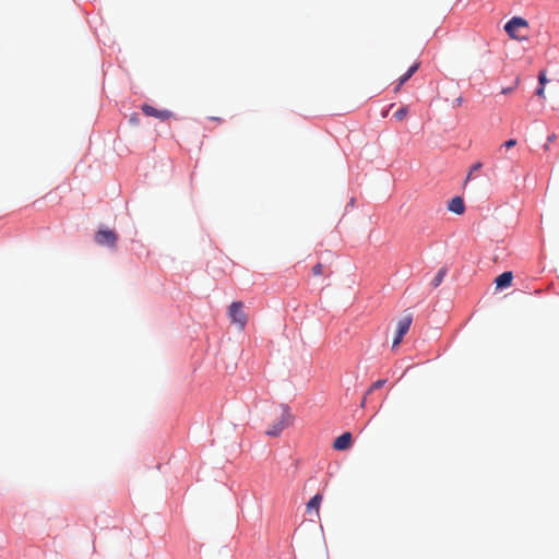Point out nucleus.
Wrapping results in <instances>:
<instances>
[{
  "instance_id": "nucleus-1",
  "label": "nucleus",
  "mask_w": 559,
  "mask_h": 559,
  "mask_svg": "<svg viewBox=\"0 0 559 559\" xmlns=\"http://www.w3.org/2000/svg\"><path fill=\"white\" fill-rule=\"evenodd\" d=\"M294 416L290 414L287 406L282 407V413L277 420H275L266 430V435L270 437H278L282 431L292 426Z\"/></svg>"
},
{
  "instance_id": "nucleus-2",
  "label": "nucleus",
  "mask_w": 559,
  "mask_h": 559,
  "mask_svg": "<svg viewBox=\"0 0 559 559\" xmlns=\"http://www.w3.org/2000/svg\"><path fill=\"white\" fill-rule=\"evenodd\" d=\"M528 28V22L520 16L512 17L506 25L504 31L507 34L514 39L524 40L527 38L525 34H523L524 29Z\"/></svg>"
},
{
  "instance_id": "nucleus-3",
  "label": "nucleus",
  "mask_w": 559,
  "mask_h": 559,
  "mask_svg": "<svg viewBox=\"0 0 559 559\" xmlns=\"http://www.w3.org/2000/svg\"><path fill=\"white\" fill-rule=\"evenodd\" d=\"M228 318L231 324H235L239 330H243L247 325L248 317L243 310L241 301H234L228 307Z\"/></svg>"
},
{
  "instance_id": "nucleus-4",
  "label": "nucleus",
  "mask_w": 559,
  "mask_h": 559,
  "mask_svg": "<svg viewBox=\"0 0 559 559\" xmlns=\"http://www.w3.org/2000/svg\"><path fill=\"white\" fill-rule=\"evenodd\" d=\"M412 314L408 313V314H405L399 322H397V326H396V335L393 340V344H392V348H395L397 347L404 335L408 332L409 330V326L412 324Z\"/></svg>"
},
{
  "instance_id": "nucleus-5",
  "label": "nucleus",
  "mask_w": 559,
  "mask_h": 559,
  "mask_svg": "<svg viewBox=\"0 0 559 559\" xmlns=\"http://www.w3.org/2000/svg\"><path fill=\"white\" fill-rule=\"evenodd\" d=\"M117 240V234L110 229H100L95 235V241L100 246L115 248Z\"/></svg>"
},
{
  "instance_id": "nucleus-6",
  "label": "nucleus",
  "mask_w": 559,
  "mask_h": 559,
  "mask_svg": "<svg viewBox=\"0 0 559 559\" xmlns=\"http://www.w3.org/2000/svg\"><path fill=\"white\" fill-rule=\"evenodd\" d=\"M142 111L146 115V116H150V117H155L162 121H165L167 119H169L171 116H173V112L169 111V110H166V109H157L151 105H143L142 106Z\"/></svg>"
},
{
  "instance_id": "nucleus-7",
  "label": "nucleus",
  "mask_w": 559,
  "mask_h": 559,
  "mask_svg": "<svg viewBox=\"0 0 559 559\" xmlns=\"http://www.w3.org/2000/svg\"><path fill=\"white\" fill-rule=\"evenodd\" d=\"M352 444L350 432H344L337 437L333 443V448L338 451L347 450Z\"/></svg>"
},
{
  "instance_id": "nucleus-8",
  "label": "nucleus",
  "mask_w": 559,
  "mask_h": 559,
  "mask_svg": "<svg viewBox=\"0 0 559 559\" xmlns=\"http://www.w3.org/2000/svg\"><path fill=\"white\" fill-rule=\"evenodd\" d=\"M512 280H513L512 272H503L496 277L495 283H496L497 288H506L511 285Z\"/></svg>"
},
{
  "instance_id": "nucleus-9",
  "label": "nucleus",
  "mask_w": 559,
  "mask_h": 559,
  "mask_svg": "<svg viewBox=\"0 0 559 559\" xmlns=\"http://www.w3.org/2000/svg\"><path fill=\"white\" fill-rule=\"evenodd\" d=\"M322 501V496L320 493L314 495L309 502L307 503V512L311 514L312 512L319 516V509Z\"/></svg>"
},
{
  "instance_id": "nucleus-10",
  "label": "nucleus",
  "mask_w": 559,
  "mask_h": 559,
  "mask_svg": "<svg viewBox=\"0 0 559 559\" xmlns=\"http://www.w3.org/2000/svg\"><path fill=\"white\" fill-rule=\"evenodd\" d=\"M449 211L455 213V214H463L465 206L462 198L455 197L453 198L448 205Z\"/></svg>"
},
{
  "instance_id": "nucleus-11",
  "label": "nucleus",
  "mask_w": 559,
  "mask_h": 559,
  "mask_svg": "<svg viewBox=\"0 0 559 559\" xmlns=\"http://www.w3.org/2000/svg\"><path fill=\"white\" fill-rule=\"evenodd\" d=\"M419 68V62H416L415 64H413L406 73H404L400 79H399V84L396 85L395 87V92H399L401 86L406 83L411 78L412 75L418 70Z\"/></svg>"
},
{
  "instance_id": "nucleus-12",
  "label": "nucleus",
  "mask_w": 559,
  "mask_h": 559,
  "mask_svg": "<svg viewBox=\"0 0 559 559\" xmlns=\"http://www.w3.org/2000/svg\"><path fill=\"white\" fill-rule=\"evenodd\" d=\"M539 87L536 90V95L540 98H545V84L548 82L546 73L542 71L538 75Z\"/></svg>"
},
{
  "instance_id": "nucleus-13",
  "label": "nucleus",
  "mask_w": 559,
  "mask_h": 559,
  "mask_svg": "<svg viewBox=\"0 0 559 559\" xmlns=\"http://www.w3.org/2000/svg\"><path fill=\"white\" fill-rule=\"evenodd\" d=\"M445 275H447V269L441 267L438 271V273L436 274V276L432 278V281L430 283L431 287L437 288L442 283Z\"/></svg>"
},
{
  "instance_id": "nucleus-14",
  "label": "nucleus",
  "mask_w": 559,
  "mask_h": 559,
  "mask_svg": "<svg viewBox=\"0 0 559 559\" xmlns=\"http://www.w3.org/2000/svg\"><path fill=\"white\" fill-rule=\"evenodd\" d=\"M408 115V108L406 106L401 107L395 114L394 117L396 120L401 121L406 118Z\"/></svg>"
},
{
  "instance_id": "nucleus-15",
  "label": "nucleus",
  "mask_w": 559,
  "mask_h": 559,
  "mask_svg": "<svg viewBox=\"0 0 559 559\" xmlns=\"http://www.w3.org/2000/svg\"><path fill=\"white\" fill-rule=\"evenodd\" d=\"M324 269L325 266L322 264V263H317L313 267H312V274L314 276H319V275H322L324 273Z\"/></svg>"
},
{
  "instance_id": "nucleus-16",
  "label": "nucleus",
  "mask_w": 559,
  "mask_h": 559,
  "mask_svg": "<svg viewBox=\"0 0 559 559\" xmlns=\"http://www.w3.org/2000/svg\"><path fill=\"white\" fill-rule=\"evenodd\" d=\"M386 381L384 379L377 380L368 390L367 394H370L373 390L380 389L384 385Z\"/></svg>"
},
{
  "instance_id": "nucleus-17",
  "label": "nucleus",
  "mask_w": 559,
  "mask_h": 559,
  "mask_svg": "<svg viewBox=\"0 0 559 559\" xmlns=\"http://www.w3.org/2000/svg\"><path fill=\"white\" fill-rule=\"evenodd\" d=\"M516 143H518V142H516V140H515V139H510V140H508V141H506L504 143H502V145L500 146V148L504 147V148L509 150V148H511V147L515 146V145H516Z\"/></svg>"
},
{
  "instance_id": "nucleus-18",
  "label": "nucleus",
  "mask_w": 559,
  "mask_h": 559,
  "mask_svg": "<svg viewBox=\"0 0 559 559\" xmlns=\"http://www.w3.org/2000/svg\"><path fill=\"white\" fill-rule=\"evenodd\" d=\"M483 167V164L480 162L475 163L469 170V174L467 176V180L471 178L472 174L475 171H478Z\"/></svg>"
},
{
  "instance_id": "nucleus-19",
  "label": "nucleus",
  "mask_w": 559,
  "mask_h": 559,
  "mask_svg": "<svg viewBox=\"0 0 559 559\" xmlns=\"http://www.w3.org/2000/svg\"><path fill=\"white\" fill-rule=\"evenodd\" d=\"M557 139V135L555 133L550 134L547 139V144L545 145V150H548V144L554 142Z\"/></svg>"
},
{
  "instance_id": "nucleus-20",
  "label": "nucleus",
  "mask_w": 559,
  "mask_h": 559,
  "mask_svg": "<svg viewBox=\"0 0 559 559\" xmlns=\"http://www.w3.org/2000/svg\"><path fill=\"white\" fill-rule=\"evenodd\" d=\"M512 91V88H506V90H502V93H510Z\"/></svg>"
},
{
  "instance_id": "nucleus-21",
  "label": "nucleus",
  "mask_w": 559,
  "mask_h": 559,
  "mask_svg": "<svg viewBox=\"0 0 559 559\" xmlns=\"http://www.w3.org/2000/svg\"><path fill=\"white\" fill-rule=\"evenodd\" d=\"M366 403V397H364L362 402H361V406H364Z\"/></svg>"
},
{
  "instance_id": "nucleus-22",
  "label": "nucleus",
  "mask_w": 559,
  "mask_h": 559,
  "mask_svg": "<svg viewBox=\"0 0 559 559\" xmlns=\"http://www.w3.org/2000/svg\"><path fill=\"white\" fill-rule=\"evenodd\" d=\"M213 120L215 121H221L222 119L221 118H212Z\"/></svg>"
}]
</instances>
